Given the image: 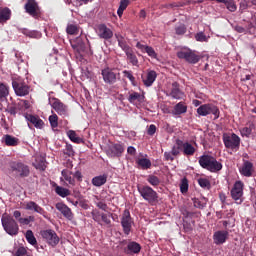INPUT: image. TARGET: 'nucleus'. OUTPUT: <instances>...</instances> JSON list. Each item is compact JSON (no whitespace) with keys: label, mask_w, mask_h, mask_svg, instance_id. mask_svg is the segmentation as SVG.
Returning a JSON list of instances; mask_svg holds the SVG:
<instances>
[{"label":"nucleus","mask_w":256,"mask_h":256,"mask_svg":"<svg viewBox=\"0 0 256 256\" xmlns=\"http://www.w3.org/2000/svg\"><path fill=\"white\" fill-rule=\"evenodd\" d=\"M199 164L201 165L202 168L211 171V173H217L218 171H221L223 168L221 162L217 161V159L211 155L200 156Z\"/></svg>","instance_id":"nucleus-1"},{"label":"nucleus","mask_w":256,"mask_h":256,"mask_svg":"<svg viewBox=\"0 0 256 256\" xmlns=\"http://www.w3.org/2000/svg\"><path fill=\"white\" fill-rule=\"evenodd\" d=\"M1 222L4 231H6L8 235H11L12 237L19 235V224H17V221H15L13 217L8 214H3Z\"/></svg>","instance_id":"nucleus-2"},{"label":"nucleus","mask_w":256,"mask_h":256,"mask_svg":"<svg viewBox=\"0 0 256 256\" xmlns=\"http://www.w3.org/2000/svg\"><path fill=\"white\" fill-rule=\"evenodd\" d=\"M137 191L139 192V194L141 195L143 200L148 201V203H150V204L156 203V201H158L159 196H158L156 190H154L153 187H151V186L138 185Z\"/></svg>","instance_id":"nucleus-3"},{"label":"nucleus","mask_w":256,"mask_h":256,"mask_svg":"<svg viewBox=\"0 0 256 256\" xmlns=\"http://www.w3.org/2000/svg\"><path fill=\"white\" fill-rule=\"evenodd\" d=\"M224 146L227 149H232V151H239L241 145V138L239 135L233 132L232 134L223 135Z\"/></svg>","instance_id":"nucleus-4"},{"label":"nucleus","mask_w":256,"mask_h":256,"mask_svg":"<svg viewBox=\"0 0 256 256\" xmlns=\"http://www.w3.org/2000/svg\"><path fill=\"white\" fill-rule=\"evenodd\" d=\"M71 47L75 51L78 59H83V57L87 55V44L83 38L77 37L75 40L71 41Z\"/></svg>","instance_id":"nucleus-5"},{"label":"nucleus","mask_w":256,"mask_h":256,"mask_svg":"<svg viewBox=\"0 0 256 256\" xmlns=\"http://www.w3.org/2000/svg\"><path fill=\"white\" fill-rule=\"evenodd\" d=\"M197 113L199 116H207L214 115V119H218L220 116L219 107L215 106V104H202L198 107Z\"/></svg>","instance_id":"nucleus-6"},{"label":"nucleus","mask_w":256,"mask_h":256,"mask_svg":"<svg viewBox=\"0 0 256 256\" xmlns=\"http://www.w3.org/2000/svg\"><path fill=\"white\" fill-rule=\"evenodd\" d=\"M49 103L56 113L62 117H69V107L61 102V100L58 98H50Z\"/></svg>","instance_id":"nucleus-7"},{"label":"nucleus","mask_w":256,"mask_h":256,"mask_svg":"<svg viewBox=\"0 0 256 256\" xmlns=\"http://www.w3.org/2000/svg\"><path fill=\"white\" fill-rule=\"evenodd\" d=\"M41 237L50 245V247H57L59 245V236L57 235V232L54 230L48 229V230H42L40 232Z\"/></svg>","instance_id":"nucleus-8"},{"label":"nucleus","mask_w":256,"mask_h":256,"mask_svg":"<svg viewBox=\"0 0 256 256\" xmlns=\"http://www.w3.org/2000/svg\"><path fill=\"white\" fill-rule=\"evenodd\" d=\"M10 169L16 177H29V166L21 163V162H12L10 164Z\"/></svg>","instance_id":"nucleus-9"},{"label":"nucleus","mask_w":256,"mask_h":256,"mask_svg":"<svg viewBox=\"0 0 256 256\" xmlns=\"http://www.w3.org/2000/svg\"><path fill=\"white\" fill-rule=\"evenodd\" d=\"M243 195H244V183L240 180L234 183V186L231 190V197L236 202V204L243 203Z\"/></svg>","instance_id":"nucleus-10"},{"label":"nucleus","mask_w":256,"mask_h":256,"mask_svg":"<svg viewBox=\"0 0 256 256\" xmlns=\"http://www.w3.org/2000/svg\"><path fill=\"white\" fill-rule=\"evenodd\" d=\"M101 75L105 84L112 85L117 82L120 73H117L116 70L111 69V67H106L105 69H102Z\"/></svg>","instance_id":"nucleus-11"},{"label":"nucleus","mask_w":256,"mask_h":256,"mask_svg":"<svg viewBox=\"0 0 256 256\" xmlns=\"http://www.w3.org/2000/svg\"><path fill=\"white\" fill-rule=\"evenodd\" d=\"M134 220L131 217L129 210H124L121 217V226L125 235H129L133 226Z\"/></svg>","instance_id":"nucleus-12"},{"label":"nucleus","mask_w":256,"mask_h":256,"mask_svg":"<svg viewBox=\"0 0 256 256\" xmlns=\"http://www.w3.org/2000/svg\"><path fill=\"white\" fill-rule=\"evenodd\" d=\"M12 87L15 91V94L18 97H25L29 95V92L31 91V88L29 87V85L19 80H14L12 82Z\"/></svg>","instance_id":"nucleus-13"},{"label":"nucleus","mask_w":256,"mask_h":256,"mask_svg":"<svg viewBox=\"0 0 256 256\" xmlns=\"http://www.w3.org/2000/svg\"><path fill=\"white\" fill-rule=\"evenodd\" d=\"M177 57L186 60L190 64H197L201 60V56L195 54V52L189 49L188 51H179L177 52Z\"/></svg>","instance_id":"nucleus-14"},{"label":"nucleus","mask_w":256,"mask_h":256,"mask_svg":"<svg viewBox=\"0 0 256 256\" xmlns=\"http://www.w3.org/2000/svg\"><path fill=\"white\" fill-rule=\"evenodd\" d=\"M24 9L28 15L37 19L39 17L41 11L39 10V4L35 0H27L26 4L24 5Z\"/></svg>","instance_id":"nucleus-15"},{"label":"nucleus","mask_w":256,"mask_h":256,"mask_svg":"<svg viewBox=\"0 0 256 256\" xmlns=\"http://www.w3.org/2000/svg\"><path fill=\"white\" fill-rule=\"evenodd\" d=\"M176 145L182 147V152L185 157H193L197 151V149L193 146V144L189 143V141L184 143L182 140H177Z\"/></svg>","instance_id":"nucleus-16"},{"label":"nucleus","mask_w":256,"mask_h":256,"mask_svg":"<svg viewBox=\"0 0 256 256\" xmlns=\"http://www.w3.org/2000/svg\"><path fill=\"white\" fill-rule=\"evenodd\" d=\"M123 152H125V147L120 143L112 144L106 151L109 157H122Z\"/></svg>","instance_id":"nucleus-17"},{"label":"nucleus","mask_w":256,"mask_h":256,"mask_svg":"<svg viewBox=\"0 0 256 256\" xmlns=\"http://www.w3.org/2000/svg\"><path fill=\"white\" fill-rule=\"evenodd\" d=\"M229 238V232L228 230H217L213 234V242L217 245L220 246L221 244L226 243V241Z\"/></svg>","instance_id":"nucleus-18"},{"label":"nucleus","mask_w":256,"mask_h":256,"mask_svg":"<svg viewBox=\"0 0 256 256\" xmlns=\"http://www.w3.org/2000/svg\"><path fill=\"white\" fill-rule=\"evenodd\" d=\"M167 96L172 97V99L181 100L184 97V92L180 89V83L173 82L170 88L169 94Z\"/></svg>","instance_id":"nucleus-19"},{"label":"nucleus","mask_w":256,"mask_h":256,"mask_svg":"<svg viewBox=\"0 0 256 256\" xmlns=\"http://www.w3.org/2000/svg\"><path fill=\"white\" fill-rule=\"evenodd\" d=\"M240 173L244 177H252L253 173H255L253 162L244 161L242 168L240 169Z\"/></svg>","instance_id":"nucleus-20"},{"label":"nucleus","mask_w":256,"mask_h":256,"mask_svg":"<svg viewBox=\"0 0 256 256\" xmlns=\"http://www.w3.org/2000/svg\"><path fill=\"white\" fill-rule=\"evenodd\" d=\"M158 74L155 70H150L146 75H142V81L145 87H151L157 79Z\"/></svg>","instance_id":"nucleus-21"},{"label":"nucleus","mask_w":256,"mask_h":256,"mask_svg":"<svg viewBox=\"0 0 256 256\" xmlns=\"http://www.w3.org/2000/svg\"><path fill=\"white\" fill-rule=\"evenodd\" d=\"M98 36L99 38L108 40L113 38V31L111 28H108L106 24H100V26H98Z\"/></svg>","instance_id":"nucleus-22"},{"label":"nucleus","mask_w":256,"mask_h":256,"mask_svg":"<svg viewBox=\"0 0 256 256\" xmlns=\"http://www.w3.org/2000/svg\"><path fill=\"white\" fill-rule=\"evenodd\" d=\"M56 209L62 213L66 219L69 221H73V212L71 211V208L69 206L63 204V203H57L56 204Z\"/></svg>","instance_id":"nucleus-23"},{"label":"nucleus","mask_w":256,"mask_h":256,"mask_svg":"<svg viewBox=\"0 0 256 256\" xmlns=\"http://www.w3.org/2000/svg\"><path fill=\"white\" fill-rule=\"evenodd\" d=\"M188 106L185 101H180L179 103L175 104L174 109L172 110V115L180 116L183 113H187Z\"/></svg>","instance_id":"nucleus-24"},{"label":"nucleus","mask_w":256,"mask_h":256,"mask_svg":"<svg viewBox=\"0 0 256 256\" xmlns=\"http://www.w3.org/2000/svg\"><path fill=\"white\" fill-rule=\"evenodd\" d=\"M25 209L26 211H34V213H39L40 215H44L45 213V210L33 201L27 202L25 204Z\"/></svg>","instance_id":"nucleus-25"},{"label":"nucleus","mask_w":256,"mask_h":256,"mask_svg":"<svg viewBox=\"0 0 256 256\" xmlns=\"http://www.w3.org/2000/svg\"><path fill=\"white\" fill-rule=\"evenodd\" d=\"M25 119L29 121V123H32L36 129H42L43 128V120L37 116H33L31 114H26Z\"/></svg>","instance_id":"nucleus-26"},{"label":"nucleus","mask_w":256,"mask_h":256,"mask_svg":"<svg viewBox=\"0 0 256 256\" xmlns=\"http://www.w3.org/2000/svg\"><path fill=\"white\" fill-rule=\"evenodd\" d=\"M115 36L118 41V47L123 49L124 53L127 55L130 49V46L128 45L127 40H125V37H123L121 34H115Z\"/></svg>","instance_id":"nucleus-27"},{"label":"nucleus","mask_w":256,"mask_h":256,"mask_svg":"<svg viewBox=\"0 0 256 256\" xmlns=\"http://www.w3.org/2000/svg\"><path fill=\"white\" fill-rule=\"evenodd\" d=\"M136 165L138 168H141V170H149V168L152 166V163L148 158H137Z\"/></svg>","instance_id":"nucleus-28"},{"label":"nucleus","mask_w":256,"mask_h":256,"mask_svg":"<svg viewBox=\"0 0 256 256\" xmlns=\"http://www.w3.org/2000/svg\"><path fill=\"white\" fill-rule=\"evenodd\" d=\"M33 166L39 171H45V169H47V163L45 162V158H43L42 156H37L35 162H33Z\"/></svg>","instance_id":"nucleus-29"},{"label":"nucleus","mask_w":256,"mask_h":256,"mask_svg":"<svg viewBox=\"0 0 256 256\" xmlns=\"http://www.w3.org/2000/svg\"><path fill=\"white\" fill-rule=\"evenodd\" d=\"M127 58L129 62L132 64V66H139V60L137 58V55H135V52L133 51V48L129 46V49L127 51Z\"/></svg>","instance_id":"nucleus-30"},{"label":"nucleus","mask_w":256,"mask_h":256,"mask_svg":"<svg viewBox=\"0 0 256 256\" xmlns=\"http://www.w3.org/2000/svg\"><path fill=\"white\" fill-rule=\"evenodd\" d=\"M193 205L196 209L203 210L207 205L206 198H193Z\"/></svg>","instance_id":"nucleus-31"},{"label":"nucleus","mask_w":256,"mask_h":256,"mask_svg":"<svg viewBox=\"0 0 256 256\" xmlns=\"http://www.w3.org/2000/svg\"><path fill=\"white\" fill-rule=\"evenodd\" d=\"M9 97V86L0 83V101H5Z\"/></svg>","instance_id":"nucleus-32"},{"label":"nucleus","mask_w":256,"mask_h":256,"mask_svg":"<svg viewBox=\"0 0 256 256\" xmlns=\"http://www.w3.org/2000/svg\"><path fill=\"white\" fill-rule=\"evenodd\" d=\"M3 141L8 147H15L18 143V139L9 134L3 137Z\"/></svg>","instance_id":"nucleus-33"},{"label":"nucleus","mask_w":256,"mask_h":256,"mask_svg":"<svg viewBox=\"0 0 256 256\" xmlns=\"http://www.w3.org/2000/svg\"><path fill=\"white\" fill-rule=\"evenodd\" d=\"M127 249H128L129 252H131V253L138 254V253L141 252V245L138 244V242L131 241V242H129V244L127 245Z\"/></svg>","instance_id":"nucleus-34"},{"label":"nucleus","mask_w":256,"mask_h":256,"mask_svg":"<svg viewBox=\"0 0 256 256\" xmlns=\"http://www.w3.org/2000/svg\"><path fill=\"white\" fill-rule=\"evenodd\" d=\"M9 19H11V10L8 8L0 10V23H5V21H9Z\"/></svg>","instance_id":"nucleus-35"},{"label":"nucleus","mask_w":256,"mask_h":256,"mask_svg":"<svg viewBox=\"0 0 256 256\" xmlns=\"http://www.w3.org/2000/svg\"><path fill=\"white\" fill-rule=\"evenodd\" d=\"M102 222L105 223L107 226H111V217H113V214L111 213V208H108V211L105 213L100 214Z\"/></svg>","instance_id":"nucleus-36"},{"label":"nucleus","mask_w":256,"mask_h":256,"mask_svg":"<svg viewBox=\"0 0 256 256\" xmlns=\"http://www.w3.org/2000/svg\"><path fill=\"white\" fill-rule=\"evenodd\" d=\"M128 100L130 103H135V101L141 103L144 100V95H141L139 92H131L128 96Z\"/></svg>","instance_id":"nucleus-37"},{"label":"nucleus","mask_w":256,"mask_h":256,"mask_svg":"<svg viewBox=\"0 0 256 256\" xmlns=\"http://www.w3.org/2000/svg\"><path fill=\"white\" fill-rule=\"evenodd\" d=\"M174 31L176 35L183 36L185 33H187V26L183 22H180L179 24H176L174 27Z\"/></svg>","instance_id":"nucleus-38"},{"label":"nucleus","mask_w":256,"mask_h":256,"mask_svg":"<svg viewBox=\"0 0 256 256\" xmlns=\"http://www.w3.org/2000/svg\"><path fill=\"white\" fill-rule=\"evenodd\" d=\"M55 193L59 195V197H69V195H71V191L69 189L61 186H56Z\"/></svg>","instance_id":"nucleus-39"},{"label":"nucleus","mask_w":256,"mask_h":256,"mask_svg":"<svg viewBox=\"0 0 256 256\" xmlns=\"http://www.w3.org/2000/svg\"><path fill=\"white\" fill-rule=\"evenodd\" d=\"M147 182L150 183V185H152L154 188H157L160 183L161 180L159 177L154 176L153 174H150L147 178H146Z\"/></svg>","instance_id":"nucleus-40"},{"label":"nucleus","mask_w":256,"mask_h":256,"mask_svg":"<svg viewBox=\"0 0 256 256\" xmlns=\"http://www.w3.org/2000/svg\"><path fill=\"white\" fill-rule=\"evenodd\" d=\"M71 175H73L71 171L62 170V176L64 177L65 181H67L69 185H75V179Z\"/></svg>","instance_id":"nucleus-41"},{"label":"nucleus","mask_w":256,"mask_h":256,"mask_svg":"<svg viewBox=\"0 0 256 256\" xmlns=\"http://www.w3.org/2000/svg\"><path fill=\"white\" fill-rule=\"evenodd\" d=\"M222 3H224L228 11L230 12H235L238 9V6L236 5L235 0H224V2Z\"/></svg>","instance_id":"nucleus-42"},{"label":"nucleus","mask_w":256,"mask_h":256,"mask_svg":"<svg viewBox=\"0 0 256 256\" xmlns=\"http://www.w3.org/2000/svg\"><path fill=\"white\" fill-rule=\"evenodd\" d=\"M25 238L28 241V243H30V245H37V239L35 238L33 231L27 230L25 234Z\"/></svg>","instance_id":"nucleus-43"},{"label":"nucleus","mask_w":256,"mask_h":256,"mask_svg":"<svg viewBox=\"0 0 256 256\" xmlns=\"http://www.w3.org/2000/svg\"><path fill=\"white\" fill-rule=\"evenodd\" d=\"M129 6V0H121L119 8L117 10L118 17H122L125 9Z\"/></svg>","instance_id":"nucleus-44"},{"label":"nucleus","mask_w":256,"mask_h":256,"mask_svg":"<svg viewBox=\"0 0 256 256\" xmlns=\"http://www.w3.org/2000/svg\"><path fill=\"white\" fill-rule=\"evenodd\" d=\"M68 137L70 140L73 141V143H83V139L79 138V136H77V133H75V131L73 130L68 131Z\"/></svg>","instance_id":"nucleus-45"},{"label":"nucleus","mask_w":256,"mask_h":256,"mask_svg":"<svg viewBox=\"0 0 256 256\" xmlns=\"http://www.w3.org/2000/svg\"><path fill=\"white\" fill-rule=\"evenodd\" d=\"M68 35H77L79 33V27L75 24H68L66 28Z\"/></svg>","instance_id":"nucleus-46"},{"label":"nucleus","mask_w":256,"mask_h":256,"mask_svg":"<svg viewBox=\"0 0 256 256\" xmlns=\"http://www.w3.org/2000/svg\"><path fill=\"white\" fill-rule=\"evenodd\" d=\"M49 123L53 129L59 127V116H57V114L49 116Z\"/></svg>","instance_id":"nucleus-47"},{"label":"nucleus","mask_w":256,"mask_h":256,"mask_svg":"<svg viewBox=\"0 0 256 256\" xmlns=\"http://www.w3.org/2000/svg\"><path fill=\"white\" fill-rule=\"evenodd\" d=\"M180 191L182 194H186L189 191V181L187 178H182V181L180 183Z\"/></svg>","instance_id":"nucleus-48"},{"label":"nucleus","mask_w":256,"mask_h":256,"mask_svg":"<svg viewBox=\"0 0 256 256\" xmlns=\"http://www.w3.org/2000/svg\"><path fill=\"white\" fill-rule=\"evenodd\" d=\"M198 183L201 188L204 189H210L211 188V183L208 180V178H198Z\"/></svg>","instance_id":"nucleus-49"},{"label":"nucleus","mask_w":256,"mask_h":256,"mask_svg":"<svg viewBox=\"0 0 256 256\" xmlns=\"http://www.w3.org/2000/svg\"><path fill=\"white\" fill-rule=\"evenodd\" d=\"M14 256H33L25 247H19L15 252Z\"/></svg>","instance_id":"nucleus-50"},{"label":"nucleus","mask_w":256,"mask_h":256,"mask_svg":"<svg viewBox=\"0 0 256 256\" xmlns=\"http://www.w3.org/2000/svg\"><path fill=\"white\" fill-rule=\"evenodd\" d=\"M35 221V216H29L28 218H19L18 223L20 225H29V223H33Z\"/></svg>","instance_id":"nucleus-51"},{"label":"nucleus","mask_w":256,"mask_h":256,"mask_svg":"<svg viewBox=\"0 0 256 256\" xmlns=\"http://www.w3.org/2000/svg\"><path fill=\"white\" fill-rule=\"evenodd\" d=\"M195 39L198 42H208V37L206 36L203 31H200L199 33L195 34Z\"/></svg>","instance_id":"nucleus-52"},{"label":"nucleus","mask_w":256,"mask_h":256,"mask_svg":"<svg viewBox=\"0 0 256 256\" xmlns=\"http://www.w3.org/2000/svg\"><path fill=\"white\" fill-rule=\"evenodd\" d=\"M240 133H241V136L242 137H250L251 136V134L253 133V130H252V128H250V127H248V126H244V128H242L241 130H240Z\"/></svg>","instance_id":"nucleus-53"},{"label":"nucleus","mask_w":256,"mask_h":256,"mask_svg":"<svg viewBox=\"0 0 256 256\" xmlns=\"http://www.w3.org/2000/svg\"><path fill=\"white\" fill-rule=\"evenodd\" d=\"M148 54L149 57H152V58H157L158 57V54L157 52H155V49L152 48V46H147L146 45V52Z\"/></svg>","instance_id":"nucleus-54"},{"label":"nucleus","mask_w":256,"mask_h":256,"mask_svg":"<svg viewBox=\"0 0 256 256\" xmlns=\"http://www.w3.org/2000/svg\"><path fill=\"white\" fill-rule=\"evenodd\" d=\"M108 179V174H103L102 176L97 177V186L105 185Z\"/></svg>","instance_id":"nucleus-55"},{"label":"nucleus","mask_w":256,"mask_h":256,"mask_svg":"<svg viewBox=\"0 0 256 256\" xmlns=\"http://www.w3.org/2000/svg\"><path fill=\"white\" fill-rule=\"evenodd\" d=\"M123 75L131 81L132 84H135V76H133L132 72H129V70H124Z\"/></svg>","instance_id":"nucleus-56"},{"label":"nucleus","mask_w":256,"mask_h":256,"mask_svg":"<svg viewBox=\"0 0 256 256\" xmlns=\"http://www.w3.org/2000/svg\"><path fill=\"white\" fill-rule=\"evenodd\" d=\"M180 147L181 146H179V144H177V146L172 147L171 151H172L173 158L178 157V155H180Z\"/></svg>","instance_id":"nucleus-57"},{"label":"nucleus","mask_w":256,"mask_h":256,"mask_svg":"<svg viewBox=\"0 0 256 256\" xmlns=\"http://www.w3.org/2000/svg\"><path fill=\"white\" fill-rule=\"evenodd\" d=\"M175 158H173V152L172 150L170 152H165L164 153V160L165 161H170L173 162Z\"/></svg>","instance_id":"nucleus-58"},{"label":"nucleus","mask_w":256,"mask_h":256,"mask_svg":"<svg viewBox=\"0 0 256 256\" xmlns=\"http://www.w3.org/2000/svg\"><path fill=\"white\" fill-rule=\"evenodd\" d=\"M156 131H157V126L152 124V125L149 126L147 133H148L149 136H154Z\"/></svg>","instance_id":"nucleus-59"},{"label":"nucleus","mask_w":256,"mask_h":256,"mask_svg":"<svg viewBox=\"0 0 256 256\" xmlns=\"http://www.w3.org/2000/svg\"><path fill=\"white\" fill-rule=\"evenodd\" d=\"M146 47L147 45H143L141 42L136 43V48L140 49L141 53H146Z\"/></svg>","instance_id":"nucleus-60"},{"label":"nucleus","mask_w":256,"mask_h":256,"mask_svg":"<svg viewBox=\"0 0 256 256\" xmlns=\"http://www.w3.org/2000/svg\"><path fill=\"white\" fill-rule=\"evenodd\" d=\"M98 208L103 210V211H109V207L105 202H98Z\"/></svg>","instance_id":"nucleus-61"},{"label":"nucleus","mask_w":256,"mask_h":256,"mask_svg":"<svg viewBox=\"0 0 256 256\" xmlns=\"http://www.w3.org/2000/svg\"><path fill=\"white\" fill-rule=\"evenodd\" d=\"M127 153H129V155H131V156L134 157V155H136V153H137V150L135 149V147L129 146V147L127 148Z\"/></svg>","instance_id":"nucleus-62"},{"label":"nucleus","mask_w":256,"mask_h":256,"mask_svg":"<svg viewBox=\"0 0 256 256\" xmlns=\"http://www.w3.org/2000/svg\"><path fill=\"white\" fill-rule=\"evenodd\" d=\"M74 177H75V179H77L78 181H81V180L83 179V175L81 174L80 171H76V172L74 173Z\"/></svg>","instance_id":"nucleus-63"},{"label":"nucleus","mask_w":256,"mask_h":256,"mask_svg":"<svg viewBox=\"0 0 256 256\" xmlns=\"http://www.w3.org/2000/svg\"><path fill=\"white\" fill-rule=\"evenodd\" d=\"M13 217H15L17 219V221H19V219H22L21 218V211L15 210L13 212Z\"/></svg>","instance_id":"nucleus-64"}]
</instances>
